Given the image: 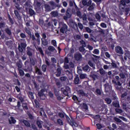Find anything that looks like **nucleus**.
Listing matches in <instances>:
<instances>
[{
  "instance_id": "obj_1",
  "label": "nucleus",
  "mask_w": 130,
  "mask_h": 130,
  "mask_svg": "<svg viewBox=\"0 0 130 130\" xmlns=\"http://www.w3.org/2000/svg\"><path fill=\"white\" fill-rule=\"evenodd\" d=\"M59 116L61 117V118H63V117H65L68 123L70 124V125H71L72 126H76V124H77V123H76V121H75V119H74V118L73 117H71V118L67 114H63L62 113H59Z\"/></svg>"
},
{
  "instance_id": "obj_2",
  "label": "nucleus",
  "mask_w": 130,
  "mask_h": 130,
  "mask_svg": "<svg viewBox=\"0 0 130 130\" xmlns=\"http://www.w3.org/2000/svg\"><path fill=\"white\" fill-rule=\"evenodd\" d=\"M34 35H30L29 36L30 38H31L33 42L34 46L36 47L37 44L36 42L35 41H36L38 43V45H40V35L38 32H36Z\"/></svg>"
},
{
  "instance_id": "obj_3",
  "label": "nucleus",
  "mask_w": 130,
  "mask_h": 130,
  "mask_svg": "<svg viewBox=\"0 0 130 130\" xmlns=\"http://www.w3.org/2000/svg\"><path fill=\"white\" fill-rule=\"evenodd\" d=\"M60 25H62V27L60 29V32L62 33V34H64V32H68V25L64 23H62V22H59L58 28H60Z\"/></svg>"
},
{
  "instance_id": "obj_4",
  "label": "nucleus",
  "mask_w": 130,
  "mask_h": 130,
  "mask_svg": "<svg viewBox=\"0 0 130 130\" xmlns=\"http://www.w3.org/2000/svg\"><path fill=\"white\" fill-rule=\"evenodd\" d=\"M44 92H45V89H42L38 93L39 97L41 99V100H45L46 98V95L44 94Z\"/></svg>"
},
{
  "instance_id": "obj_5",
  "label": "nucleus",
  "mask_w": 130,
  "mask_h": 130,
  "mask_svg": "<svg viewBox=\"0 0 130 130\" xmlns=\"http://www.w3.org/2000/svg\"><path fill=\"white\" fill-rule=\"evenodd\" d=\"M26 47H27V44L25 42L21 43L20 44H18V50L19 52H23L24 49H26Z\"/></svg>"
},
{
  "instance_id": "obj_6",
  "label": "nucleus",
  "mask_w": 130,
  "mask_h": 130,
  "mask_svg": "<svg viewBox=\"0 0 130 130\" xmlns=\"http://www.w3.org/2000/svg\"><path fill=\"white\" fill-rule=\"evenodd\" d=\"M6 25H7V23L6 22L4 21L3 17H0V29H4V28H5Z\"/></svg>"
},
{
  "instance_id": "obj_7",
  "label": "nucleus",
  "mask_w": 130,
  "mask_h": 130,
  "mask_svg": "<svg viewBox=\"0 0 130 130\" xmlns=\"http://www.w3.org/2000/svg\"><path fill=\"white\" fill-rule=\"evenodd\" d=\"M105 87V92L106 93H109L111 92V86L109 85L108 84H104Z\"/></svg>"
},
{
  "instance_id": "obj_8",
  "label": "nucleus",
  "mask_w": 130,
  "mask_h": 130,
  "mask_svg": "<svg viewBox=\"0 0 130 130\" xmlns=\"http://www.w3.org/2000/svg\"><path fill=\"white\" fill-rule=\"evenodd\" d=\"M24 71H25L26 73L27 72H29V73H32V72H33V68H32V66H31V65H27L26 66H25Z\"/></svg>"
},
{
  "instance_id": "obj_9",
  "label": "nucleus",
  "mask_w": 130,
  "mask_h": 130,
  "mask_svg": "<svg viewBox=\"0 0 130 130\" xmlns=\"http://www.w3.org/2000/svg\"><path fill=\"white\" fill-rule=\"evenodd\" d=\"M70 92H71V88L69 86H67L63 90V94H64L65 96H69V93Z\"/></svg>"
},
{
  "instance_id": "obj_10",
  "label": "nucleus",
  "mask_w": 130,
  "mask_h": 130,
  "mask_svg": "<svg viewBox=\"0 0 130 130\" xmlns=\"http://www.w3.org/2000/svg\"><path fill=\"white\" fill-rule=\"evenodd\" d=\"M115 51L117 53H119V54H123V51L122 50V48H121L119 46H117L115 47Z\"/></svg>"
},
{
  "instance_id": "obj_11",
  "label": "nucleus",
  "mask_w": 130,
  "mask_h": 130,
  "mask_svg": "<svg viewBox=\"0 0 130 130\" xmlns=\"http://www.w3.org/2000/svg\"><path fill=\"white\" fill-rule=\"evenodd\" d=\"M14 15H15V16L18 21H21V20H22V16H21V15H20V13L18 10H14Z\"/></svg>"
},
{
  "instance_id": "obj_12",
  "label": "nucleus",
  "mask_w": 130,
  "mask_h": 130,
  "mask_svg": "<svg viewBox=\"0 0 130 130\" xmlns=\"http://www.w3.org/2000/svg\"><path fill=\"white\" fill-rule=\"evenodd\" d=\"M94 94L97 96H101L102 95V90L100 88H96L95 90H93Z\"/></svg>"
},
{
  "instance_id": "obj_13",
  "label": "nucleus",
  "mask_w": 130,
  "mask_h": 130,
  "mask_svg": "<svg viewBox=\"0 0 130 130\" xmlns=\"http://www.w3.org/2000/svg\"><path fill=\"white\" fill-rule=\"evenodd\" d=\"M74 57H75V59H76V60H77L78 61H79V60H80V59H81V58H82V54H81L80 53L75 54L74 55Z\"/></svg>"
},
{
  "instance_id": "obj_14",
  "label": "nucleus",
  "mask_w": 130,
  "mask_h": 130,
  "mask_svg": "<svg viewBox=\"0 0 130 130\" xmlns=\"http://www.w3.org/2000/svg\"><path fill=\"white\" fill-rule=\"evenodd\" d=\"M22 107L25 112L28 111L29 108H28V104L27 103H23L22 104Z\"/></svg>"
},
{
  "instance_id": "obj_15",
  "label": "nucleus",
  "mask_w": 130,
  "mask_h": 130,
  "mask_svg": "<svg viewBox=\"0 0 130 130\" xmlns=\"http://www.w3.org/2000/svg\"><path fill=\"white\" fill-rule=\"evenodd\" d=\"M119 9L122 10V11H124V12H125V13L127 14H128V12H129L130 10L129 8H125V6L124 7H121V6H119Z\"/></svg>"
},
{
  "instance_id": "obj_16",
  "label": "nucleus",
  "mask_w": 130,
  "mask_h": 130,
  "mask_svg": "<svg viewBox=\"0 0 130 130\" xmlns=\"http://www.w3.org/2000/svg\"><path fill=\"white\" fill-rule=\"evenodd\" d=\"M112 105L114 107H116V108H119L120 107V105H119V103L117 101H114L112 102Z\"/></svg>"
},
{
  "instance_id": "obj_17",
  "label": "nucleus",
  "mask_w": 130,
  "mask_h": 130,
  "mask_svg": "<svg viewBox=\"0 0 130 130\" xmlns=\"http://www.w3.org/2000/svg\"><path fill=\"white\" fill-rule=\"evenodd\" d=\"M55 74H56V76L60 77V75L61 74V69L59 68H57Z\"/></svg>"
},
{
  "instance_id": "obj_18",
  "label": "nucleus",
  "mask_w": 130,
  "mask_h": 130,
  "mask_svg": "<svg viewBox=\"0 0 130 130\" xmlns=\"http://www.w3.org/2000/svg\"><path fill=\"white\" fill-rule=\"evenodd\" d=\"M29 14L30 15V17H32L35 15H36V13H35V11L33 10V9L29 8L28 10Z\"/></svg>"
},
{
  "instance_id": "obj_19",
  "label": "nucleus",
  "mask_w": 130,
  "mask_h": 130,
  "mask_svg": "<svg viewBox=\"0 0 130 130\" xmlns=\"http://www.w3.org/2000/svg\"><path fill=\"white\" fill-rule=\"evenodd\" d=\"M41 41L42 44L44 45V46H46V45H48V42L46 39H42Z\"/></svg>"
},
{
  "instance_id": "obj_20",
  "label": "nucleus",
  "mask_w": 130,
  "mask_h": 130,
  "mask_svg": "<svg viewBox=\"0 0 130 130\" xmlns=\"http://www.w3.org/2000/svg\"><path fill=\"white\" fill-rule=\"evenodd\" d=\"M66 15L69 18L72 17V12H71V9H68L67 10L66 12Z\"/></svg>"
},
{
  "instance_id": "obj_21",
  "label": "nucleus",
  "mask_w": 130,
  "mask_h": 130,
  "mask_svg": "<svg viewBox=\"0 0 130 130\" xmlns=\"http://www.w3.org/2000/svg\"><path fill=\"white\" fill-rule=\"evenodd\" d=\"M88 64H89V66L91 67V68H92L93 70H95V64H94V63H93V61H92L91 60H89L88 61Z\"/></svg>"
},
{
  "instance_id": "obj_22",
  "label": "nucleus",
  "mask_w": 130,
  "mask_h": 130,
  "mask_svg": "<svg viewBox=\"0 0 130 130\" xmlns=\"http://www.w3.org/2000/svg\"><path fill=\"white\" fill-rule=\"evenodd\" d=\"M78 92L81 96H85V97H88V94L85 93V92H84V91L82 90H79Z\"/></svg>"
},
{
  "instance_id": "obj_23",
  "label": "nucleus",
  "mask_w": 130,
  "mask_h": 130,
  "mask_svg": "<svg viewBox=\"0 0 130 130\" xmlns=\"http://www.w3.org/2000/svg\"><path fill=\"white\" fill-rule=\"evenodd\" d=\"M22 122L24 124V125H25V126H27V127H30V126H31L30 123L26 120H23Z\"/></svg>"
},
{
  "instance_id": "obj_24",
  "label": "nucleus",
  "mask_w": 130,
  "mask_h": 130,
  "mask_svg": "<svg viewBox=\"0 0 130 130\" xmlns=\"http://www.w3.org/2000/svg\"><path fill=\"white\" fill-rule=\"evenodd\" d=\"M100 74L102 76H105L106 75V72L103 68H101L99 70Z\"/></svg>"
},
{
  "instance_id": "obj_25",
  "label": "nucleus",
  "mask_w": 130,
  "mask_h": 130,
  "mask_svg": "<svg viewBox=\"0 0 130 130\" xmlns=\"http://www.w3.org/2000/svg\"><path fill=\"white\" fill-rule=\"evenodd\" d=\"M8 16L9 21L11 25H14V24H15V22H14V20H13L12 17H11V15H10V14H8Z\"/></svg>"
},
{
  "instance_id": "obj_26",
  "label": "nucleus",
  "mask_w": 130,
  "mask_h": 130,
  "mask_svg": "<svg viewBox=\"0 0 130 130\" xmlns=\"http://www.w3.org/2000/svg\"><path fill=\"white\" fill-rule=\"evenodd\" d=\"M76 15L77 17L80 18V19H82V12L80 11V9L76 10Z\"/></svg>"
},
{
  "instance_id": "obj_27",
  "label": "nucleus",
  "mask_w": 130,
  "mask_h": 130,
  "mask_svg": "<svg viewBox=\"0 0 130 130\" xmlns=\"http://www.w3.org/2000/svg\"><path fill=\"white\" fill-rule=\"evenodd\" d=\"M5 32L6 33H7V34H8V35H9V36H11L12 35V30H11V29H10L9 28H6L5 29Z\"/></svg>"
},
{
  "instance_id": "obj_28",
  "label": "nucleus",
  "mask_w": 130,
  "mask_h": 130,
  "mask_svg": "<svg viewBox=\"0 0 130 130\" xmlns=\"http://www.w3.org/2000/svg\"><path fill=\"white\" fill-rule=\"evenodd\" d=\"M15 90L17 91V93H19L18 95V96H20L21 95V88L20 87L18 86H16L15 87Z\"/></svg>"
},
{
  "instance_id": "obj_29",
  "label": "nucleus",
  "mask_w": 130,
  "mask_h": 130,
  "mask_svg": "<svg viewBox=\"0 0 130 130\" xmlns=\"http://www.w3.org/2000/svg\"><path fill=\"white\" fill-rule=\"evenodd\" d=\"M42 71L44 73H45L46 72V70H47V66L45 65V64H43L41 67Z\"/></svg>"
},
{
  "instance_id": "obj_30",
  "label": "nucleus",
  "mask_w": 130,
  "mask_h": 130,
  "mask_svg": "<svg viewBox=\"0 0 130 130\" xmlns=\"http://www.w3.org/2000/svg\"><path fill=\"white\" fill-rule=\"evenodd\" d=\"M10 118L11 120H9V123H10V124H11V123H13L14 124H15V123H16V119H15L14 117H11Z\"/></svg>"
},
{
  "instance_id": "obj_31",
  "label": "nucleus",
  "mask_w": 130,
  "mask_h": 130,
  "mask_svg": "<svg viewBox=\"0 0 130 130\" xmlns=\"http://www.w3.org/2000/svg\"><path fill=\"white\" fill-rule=\"evenodd\" d=\"M74 83L76 85H78L79 83H80V78L79 77L76 76L74 79Z\"/></svg>"
},
{
  "instance_id": "obj_32",
  "label": "nucleus",
  "mask_w": 130,
  "mask_h": 130,
  "mask_svg": "<svg viewBox=\"0 0 130 130\" xmlns=\"http://www.w3.org/2000/svg\"><path fill=\"white\" fill-rule=\"evenodd\" d=\"M105 101L107 104H111V102H112V101L109 98H106V99H105Z\"/></svg>"
},
{
  "instance_id": "obj_33",
  "label": "nucleus",
  "mask_w": 130,
  "mask_h": 130,
  "mask_svg": "<svg viewBox=\"0 0 130 130\" xmlns=\"http://www.w3.org/2000/svg\"><path fill=\"white\" fill-rule=\"evenodd\" d=\"M60 61L61 62V63H62V62H64V63H69V62H70V61L69 60V58H68V57H66L64 58V60H63V59L61 60Z\"/></svg>"
},
{
  "instance_id": "obj_34",
  "label": "nucleus",
  "mask_w": 130,
  "mask_h": 130,
  "mask_svg": "<svg viewBox=\"0 0 130 130\" xmlns=\"http://www.w3.org/2000/svg\"><path fill=\"white\" fill-rule=\"evenodd\" d=\"M19 71V75L20 76V77H23L25 75V73L24 72V71L22 69H18Z\"/></svg>"
},
{
  "instance_id": "obj_35",
  "label": "nucleus",
  "mask_w": 130,
  "mask_h": 130,
  "mask_svg": "<svg viewBox=\"0 0 130 130\" xmlns=\"http://www.w3.org/2000/svg\"><path fill=\"white\" fill-rule=\"evenodd\" d=\"M36 72L38 75H39L40 76H42V72H41V70L37 68L36 69Z\"/></svg>"
},
{
  "instance_id": "obj_36",
  "label": "nucleus",
  "mask_w": 130,
  "mask_h": 130,
  "mask_svg": "<svg viewBox=\"0 0 130 130\" xmlns=\"http://www.w3.org/2000/svg\"><path fill=\"white\" fill-rule=\"evenodd\" d=\"M42 121L38 120L37 121V125H38V127L40 128H42V123H41Z\"/></svg>"
},
{
  "instance_id": "obj_37",
  "label": "nucleus",
  "mask_w": 130,
  "mask_h": 130,
  "mask_svg": "<svg viewBox=\"0 0 130 130\" xmlns=\"http://www.w3.org/2000/svg\"><path fill=\"white\" fill-rule=\"evenodd\" d=\"M40 114L41 116H42V112L44 113V116H46V114H45V112H44V109L43 108H41L40 109Z\"/></svg>"
},
{
  "instance_id": "obj_38",
  "label": "nucleus",
  "mask_w": 130,
  "mask_h": 130,
  "mask_svg": "<svg viewBox=\"0 0 130 130\" xmlns=\"http://www.w3.org/2000/svg\"><path fill=\"white\" fill-rule=\"evenodd\" d=\"M45 63L48 67L50 66V60L48 58H45Z\"/></svg>"
},
{
  "instance_id": "obj_39",
  "label": "nucleus",
  "mask_w": 130,
  "mask_h": 130,
  "mask_svg": "<svg viewBox=\"0 0 130 130\" xmlns=\"http://www.w3.org/2000/svg\"><path fill=\"white\" fill-rule=\"evenodd\" d=\"M126 4V3H125V1H124V0H121L120 1V5L119 6H120L121 8L124 7H125Z\"/></svg>"
},
{
  "instance_id": "obj_40",
  "label": "nucleus",
  "mask_w": 130,
  "mask_h": 130,
  "mask_svg": "<svg viewBox=\"0 0 130 130\" xmlns=\"http://www.w3.org/2000/svg\"><path fill=\"white\" fill-rule=\"evenodd\" d=\"M26 54H27V55L28 56L29 58L32 57V52H31L30 50H27V51H26Z\"/></svg>"
},
{
  "instance_id": "obj_41",
  "label": "nucleus",
  "mask_w": 130,
  "mask_h": 130,
  "mask_svg": "<svg viewBox=\"0 0 130 130\" xmlns=\"http://www.w3.org/2000/svg\"><path fill=\"white\" fill-rule=\"evenodd\" d=\"M51 15L53 16V17H57V16H58V13L57 11H52Z\"/></svg>"
},
{
  "instance_id": "obj_42",
  "label": "nucleus",
  "mask_w": 130,
  "mask_h": 130,
  "mask_svg": "<svg viewBox=\"0 0 130 130\" xmlns=\"http://www.w3.org/2000/svg\"><path fill=\"white\" fill-rule=\"evenodd\" d=\"M85 47H83V46H81V47H79V51H80V52H82V54H85V52H84L85 51Z\"/></svg>"
},
{
  "instance_id": "obj_43",
  "label": "nucleus",
  "mask_w": 130,
  "mask_h": 130,
  "mask_svg": "<svg viewBox=\"0 0 130 130\" xmlns=\"http://www.w3.org/2000/svg\"><path fill=\"white\" fill-rule=\"evenodd\" d=\"M45 8L47 12H51V7L49 5H46Z\"/></svg>"
},
{
  "instance_id": "obj_44",
  "label": "nucleus",
  "mask_w": 130,
  "mask_h": 130,
  "mask_svg": "<svg viewBox=\"0 0 130 130\" xmlns=\"http://www.w3.org/2000/svg\"><path fill=\"white\" fill-rule=\"evenodd\" d=\"M28 95L29 98H31V99H34V93L32 92L29 91L28 92Z\"/></svg>"
},
{
  "instance_id": "obj_45",
  "label": "nucleus",
  "mask_w": 130,
  "mask_h": 130,
  "mask_svg": "<svg viewBox=\"0 0 130 130\" xmlns=\"http://www.w3.org/2000/svg\"><path fill=\"white\" fill-rule=\"evenodd\" d=\"M29 59H30V62L31 66H35V60H34V59L31 57L29 58Z\"/></svg>"
},
{
  "instance_id": "obj_46",
  "label": "nucleus",
  "mask_w": 130,
  "mask_h": 130,
  "mask_svg": "<svg viewBox=\"0 0 130 130\" xmlns=\"http://www.w3.org/2000/svg\"><path fill=\"white\" fill-rule=\"evenodd\" d=\"M21 107V102L20 101H18L17 102V105L16 106V108H17V109H18L19 110H22V109H20V108Z\"/></svg>"
},
{
  "instance_id": "obj_47",
  "label": "nucleus",
  "mask_w": 130,
  "mask_h": 130,
  "mask_svg": "<svg viewBox=\"0 0 130 130\" xmlns=\"http://www.w3.org/2000/svg\"><path fill=\"white\" fill-rule=\"evenodd\" d=\"M89 69H90V67H89V65H88V64H86L85 66H84L83 68V71H84V72H87V71H88V70H89Z\"/></svg>"
},
{
  "instance_id": "obj_48",
  "label": "nucleus",
  "mask_w": 130,
  "mask_h": 130,
  "mask_svg": "<svg viewBox=\"0 0 130 130\" xmlns=\"http://www.w3.org/2000/svg\"><path fill=\"white\" fill-rule=\"evenodd\" d=\"M48 49L49 51L53 52L54 50H55V48L52 46H50L48 47Z\"/></svg>"
},
{
  "instance_id": "obj_49",
  "label": "nucleus",
  "mask_w": 130,
  "mask_h": 130,
  "mask_svg": "<svg viewBox=\"0 0 130 130\" xmlns=\"http://www.w3.org/2000/svg\"><path fill=\"white\" fill-rule=\"evenodd\" d=\"M94 6H95V4L92 3V5H90L88 8V11H93V9H94Z\"/></svg>"
},
{
  "instance_id": "obj_50",
  "label": "nucleus",
  "mask_w": 130,
  "mask_h": 130,
  "mask_svg": "<svg viewBox=\"0 0 130 130\" xmlns=\"http://www.w3.org/2000/svg\"><path fill=\"white\" fill-rule=\"evenodd\" d=\"M57 123L59 124L60 125H63V121H62V120L60 119H58L57 120Z\"/></svg>"
},
{
  "instance_id": "obj_51",
  "label": "nucleus",
  "mask_w": 130,
  "mask_h": 130,
  "mask_svg": "<svg viewBox=\"0 0 130 130\" xmlns=\"http://www.w3.org/2000/svg\"><path fill=\"white\" fill-rule=\"evenodd\" d=\"M25 32L28 34V35H31V30H30V28H28L27 27L25 28Z\"/></svg>"
},
{
  "instance_id": "obj_52",
  "label": "nucleus",
  "mask_w": 130,
  "mask_h": 130,
  "mask_svg": "<svg viewBox=\"0 0 130 130\" xmlns=\"http://www.w3.org/2000/svg\"><path fill=\"white\" fill-rule=\"evenodd\" d=\"M86 77H87V75L84 74H80L79 76V78H80L81 80H83V79H86Z\"/></svg>"
},
{
  "instance_id": "obj_53",
  "label": "nucleus",
  "mask_w": 130,
  "mask_h": 130,
  "mask_svg": "<svg viewBox=\"0 0 130 130\" xmlns=\"http://www.w3.org/2000/svg\"><path fill=\"white\" fill-rule=\"evenodd\" d=\"M80 42L81 44H82V47H86V46H87V45L86 44V42H85V41L82 40L81 41H80Z\"/></svg>"
},
{
  "instance_id": "obj_54",
  "label": "nucleus",
  "mask_w": 130,
  "mask_h": 130,
  "mask_svg": "<svg viewBox=\"0 0 130 130\" xmlns=\"http://www.w3.org/2000/svg\"><path fill=\"white\" fill-rule=\"evenodd\" d=\"M81 19H83V21H87V15L84 13L82 16Z\"/></svg>"
},
{
  "instance_id": "obj_55",
  "label": "nucleus",
  "mask_w": 130,
  "mask_h": 130,
  "mask_svg": "<svg viewBox=\"0 0 130 130\" xmlns=\"http://www.w3.org/2000/svg\"><path fill=\"white\" fill-rule=\"evenodd\" d=\"M115 111L117 113L120 114V113H122V110L121 109L116 108L115 109Z\"/></svg>"
},
{
  "instance_id": "obj_56",
  "label": "nucleus",
  "mask_w": 130,
  "mask_h": 130,
  "mask_svg": "<svg viewBox=\"0 0 130 130\" xmlns=\"http://www.w3.org/2000/svg\"><path fill=\"white\" fill-rule=\"evenodd\" d=\"M27 115L29 119H33V118H34L33 115H32V114H31L30 112H27Z\"/></svg>"
},
{
  "instance_id": "obj_57",
  "label": "nucleus",
  "mask_w": 130,
  "mask_h": 130,
  "mask_svg": "<svg viewBox=\"0 0 130 130\" xmlns=\"http://www.w3.org/2000/svg\"><path fill=\"white\" fill-rule=\"evenodd\" d=\"M78 25L79 29H80V30H83V29L84 28V26L83 25V24L79 22L78 23Z\"/></svg>"
},
{
  "instance_id": "obj_58",
  "label": "nucleus",
  "mask_w": 130,
  "mask_h": 130,
  "mask_svg": "<svg viewBox=\"0 0 130 130\" xmlns=\"http://www.w3.org/2000/svg\"><path fill=\"white\" fill-rule=\"evenodd\" d=\"M51 44L53 45V46H54L55 47H56V46H57L56 45V41H55V40H53L51 41Z\"/></svg>"
},
{
  "instance_id": "obj_59",
  "label": "nucleus",
  "mask_w": 130,
  "mask_h": 130,
  "mask_svg": "<svg viewBox=\"0 0 130 130\" xmlns=\"http://www.w3.org/2000/svg\"><path fill=\"white\" fill-rule=\"evenodd\" d=\"M38 50L42 55H44V53L43 52V50H42V48L41 47H39Z\"/></svg>"
},
{
  "instance_id": "obj_60",
  "label": "nucleus",
  "mask_w": 130,
  "mask_h": 130,
  "mask_svg": "<svg viewBox=\"0 0 130 130\" xmlns=\"http://www.w3.org/2000/svg\"><path fill=\"white\" fill-rule=\"evenodd\" d=\"M95 18L96 20H101V16H100V14L99 13H96L95 14Z\"/></svg>"
},
{
  "instance_id": "obj_61",
  "label": "nucleus",
  "mask_w": 130,
  "mask_h": 130,
  "mask_svg": "<svg viewBox=\"0 0 130 130\" xmlns=\"http://www.w3.org/2000/svg\"><path fill=\"white\" fill-rule=\"evenodd\" d=\"M114 119L115 121H116V122H118V123H121V120L117 117H115Z\"/></svg>"
},
{
  "instance_id": "obj_62",
  "label": "nucleus",
  "mask_w": 130,
  "mask_h": 130,
  "mask_svg": "<svg viewBox=\"0 0 130 130\" xmlns=\"http://www.w3.org/2000/svg\"><path fill=\"white\" fill-rule=\"evenodd\" d=\"M119 76L121 79H124V78H125V74L124 73H120Z\"/></svg>"
},
{
  "instance_id": "obj_63",
  "label": "nucleus",
  "mask_w": 130,
  "mask_h": 130,
  "mask_svg": "<svg viewBox=\"0 0 130 130\" xmlns=\"http://www.w3.org/2000/svg\"><path fill=\"white\" fill-rule=\"evenodd\" d=\"M93 53H94V54H99V50L98 49H95L93 51Z\"/></svg>"
},
{
  "instance_id": "obj_64",
  "label": "nucleus",
  "mask_w": 130,
  "mask_h": 130,
  "mask_svg": "<svg viewBox=\"0 0 130 130\" xmlns=\"http://www.w3.org/2000/svg\"><path fill=\"white\" fill-rule=\"evenodd\" d=\"M91 77L93 81H95L97 79V75L95 74H92Z\"/></svg>"
}]
</instances>
